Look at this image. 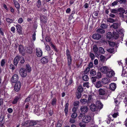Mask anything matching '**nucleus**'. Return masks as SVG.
<instances>
[{
    "instance_id": "obj_1",
    "label": "nucleus",
    "mask_w": 127,
    "mask_h": 127,
    "mask_svg": "<svg viewBox=\"0 0 127 127\" xmlns=\"http://www.w3.org/2000/svg\"><path fill=\"white\" fill-rule=\"evenodd\" d=\"M20 61L21 64H23L25 62L24 58L22 56H17L15 58L14 61V64L15 65H17Z\"/></svg>"
},
{
    "instance_id": "obj_2",
    "label": "nucleus",
    "mask_w": 127,
    "mask_h": 127,
    "mask_svg": "<svg viewBox=\"0 0 127 127\" xmlns=\"http://www.w3.org/2000/svg\"><path fill=\"white\" fill-rule=\"evenodd\" d=\"M66 56L67 57L68 65V66H70L71 64L72 59L70 52L68 49L66 50Z\"/></svg>"
},
{
    "instance_id": "obj_3",
    "label": "nucleus",
    "mask_w": 127,
    "mask_h": 127,
    "mask_svg": "<svg viewBox=\"0 0 127 127\" xmlns=\"http://www.w3.org/2000/svg\"><path fill=\"white\" fill-rule=\"evenodd\" d=\"M91 119V118L89 115L84 116L82 118V121L85 123H88L89 122Z\"/></svg>"
},
{
    "instance_id": "obj_4",
    "label": "nucleus",
    "mask_w": 127,
    "mask_h": 127,
    "mask_svg": "<svg viewBox=\"0 0 127 127\" xmlns=\"http://www.w3.org/2000/svg\"><path fill=\"white\" fill-rule=\"evenodd\" d=\"M106 74L107 77L108 78H111L114 76L115 73L114 71L109 69L106 73Z\"/></svg>"
},
{
    "instance_id": "obj_5",
    "label": "nucleus",
    "mask_w": 127,
    "mask_h": 127,
    "mask_svg": "<svg viewBox=\"0 0 127 127\" xmlns=\"http://www.w3.org/2000/svg\"><path fill=\"white\" fill-rule=\"evenodd\" d=\"M20 73L21 76L23 77H25L27 75V70L25 68H21L20 70Z\"/></svg>"
},
{
    "instance_id": "obj_6",
    "label": "nucleus",
    "mask_w": 127,
    "mask_h": 127,
    "mask_svg": "<svg viewBox=\"0 0 127 127\" xmlns=\"http://www.w3.org/2000/svg\"><path fill=\"white\" fill-rule=\"evenodd\" d=\"M21 95L19 94L18 96H16L12 102V103L13 104H15L17 103L18 102L19 100H20L21 98Z\"/></svg>"
},
{
    "instance_id": "obj_7",
    "label": "nucleus",
    "mask_w": 127,
    "mask_h": 127,
    "mask_svg": "<svg viewBox=\"0 0 127 127\" xmlns=\"http://www.w3.org/2000/svg\"><path fill=\"white\" fill-rule=\"evenodd\" d=\"M18 79V75L17 74H15L12 76L11 81L12 83H16L17 82Z\"/></svg>"
},
{
    "instance_id": "obj_8",
    "label": "nucleus",
    "mask_w": 127,
    "mask_h": 127,
    "mask_svg": "<svg viewBox=\"0 0 127 127\" xmlns=\"http://www.w3.org/2000/svg\"><path fill=\"white\" fill-rule=\"evenodd\" d=\"M15 85L14 86V89L16 92H18L20 90L21 87V83L20 81H18L16 83Z\"/></svg>"
},
{
    "instance_id": "obj_9",
    "label": "nucleus",
    "mask_w": 127,
    "mask_h": 127,
    "mask_svg": "<svg viewBox=\"0 0 127 127\" xmlns=\"http://www.w3.org/2000/svg\"><path fill=\"white\" fill-rule=\"evenodd\" d=\"M81 112L83 113H87L88 110V108L86 106H82L80 108Z\"/></svg>"
},
{
    "instance_id": "obj_10",
    "label": "nucleus",
    "mask_w": 127,
    "mask_h": 127,
    "mask_svg": "<svg viewBox=\"0 0 127 127\" xmlns=\"http://www.w3.org/2000/svg\"><path fill=\"white\" fill-rule=\"evenodd\" d=\"M101 72L104 73H106L107 71L109 69L108 67L106 66H103L100 69Z\"/></svg>"
},
{
    "instance_id": "obj_11",
    "label": "nucleus",
    "mask_w": 127,
    "mask_h": 127,
    "mask_svg": "<svg viewBox=\"0 0 127 127\" xmlns=\"http://www.w3.org/2000/svg\"><path fill=\"white\" fill-rule=\"evenodd\" d=\"M99 94L100 95H104L106 93V90L104 89L100 88L98 91Z\"/></svg>"
},
{
    "instance_id": "obj_12",
    "label": "nucleus",
    "mask_w": 127,
    "mask_h": 127,
    "mask_svg": "<svg viewBox=\"0 0 127 127\" xmlns=\"http://www.w3.org/2000/svg\"><path fill=\"white\" fill-rule=\"evenodd\" d=\"M40 20L41 23H46L47 22V17L44 15H41L40 16Z\"/></svg>"
},
{
    "instance_id": "obj_13",
    "label": "nucleus",
    "mask_w": 127,
    "mask_h": 127,
    "mask_svg": "<svg viewBox=\"0 0 127 127\" xmlns=\"http://www.w3.org/2000/svg\"><path fill=\"white\" fill-rule=\"evenodd\" d=\"M101 35L98 33L94 34L92 36V37L93 38L96 40H98L100 39L101 38Z\"/></svg>"
},
{
    "instance_id": "obj_14",
    "label": "nucleus",
    "mask_w": 127,
    "mask_h": 127,
    "mask_svg": "<svg viewBox=\"0 0 127 127\" xmlns=\"http://www.w3.org/2000/svg\"><path fill=\"white\" fill-rule=\"evenodd\" d=\"M93 50L94 52L96 55H97L98 56L100 55V54L98 51V48L96 45H94L93 46Z\"/></svg>"
},
{
    "instance_id": "obj_15",
    "label": "nucleus",
    "mask_w": 127,
    "mask_h": 127,
    "mask_svg": "<svg viewBox=\"0 0 127 127\" xmlns=\"http://www.w3.org/2000/svg\"><path fill=\"white\" fill-rule=\"evenodd\" d=\"M90 108L91 110L93 111L97 110L98 109L97 107L94 104H91L90 106Z\"/></svg>"
},
{
    "instance_id": "obj_16",
    "label": "nucleus",
    "mask_w": 127,
    "mask_h": 127,
    "mask_svg": "<svg viewBox=\"0 0 127 127\" xmlns=\"http://www.w3.org/2000/svg\"><path fill=\"white\" fill-rule=\"evenodd\" d=\"M36 54L38 57H40L42 55V52L40 49H37L36 50Z\"/></svg>"
},
{
    "instance_id": "obj_17",
    "label": "nucleus",
    "mask_w": 127,
    "mask_h": 127,
    "mask_svg": "<svg viewBox=\"0 0 127 127\" xmlns=\"http://www.w3.org/2000/svg\"><path fill=\"white\" fill-rule=\"evenodd\" d=\"M41 63L44 64L47 63L48 61V59L47 56H45L42 58L40 60Z\"/></svg>"
},
{
    "instance_id": "obj_18",
    "label": "nucleus",
    "mask_w": 127,
    "mask_h": 127,
    "mask_svg": "<svg viewBox=\"0 0 127 127\" xmlns=\"http://www.w3.org/2000/svg\"><path fill=\"white\" fill-rule=\"evenodd\" d=\"M96 104L97 105V107L100 109H102L103 107V105L102 104L100 101L98 100L96 102Z\"/></svg>"
},
{
    "instance_id": "obj_19",
    "label": "nucleus",
    "mask_w": 127,
    "mask_h": 127,
    "mask_svg": "<svg viewBox=\"0 0 127 127\" xmlns=\"http://www.w3.org/2000/svg\"><path fill=\"white\" fill-rule=\"evenodd\" d=\"M96 88H97L101 87L102 86L101 82L100 81H98L94 83Z\"/></svg>"
},
{
    "instance_id": "obj_20",
    "label": "nucleus",
    "mask_w": 127,
    "mask_h": 127,
    "mask_svg": "<svg viewBox=\"0 0 127 127\" xmlns=\"http://www.w3.org/2000/svg\"><path fill=\"white\" fill-rule=\"evenodd\" d=\"M17 32L21 34L22 32V28L21 26L19 24H17L16 26Z\"/></svg>"
},
{
    "instance_id": "obj_21",
    "label": "nucleus",
    "mask_w": 127,
    "mask_h": 127,
    "mask_svg": "<svg viewBox=\"0 0 127 127\" xmlns=\"http://www.w3.org/2000/svg\"><path fill=\"white\" fill-rule=\"evenodd\" d=\"M26 52L29 54H31L32 52V48L30 46L26 47L25 48Z\"/></svg>"
},
{
    "instance_id": "obj_22",
    "label": "nucleus",
    "mask_w": 127,
    "mask_h": 127,
    "mask_svg": "<svg viewBox=\"0 0 127 127\" xmlns=\"http://www.w3.org/2000/svg\"><path fill=\"white\" fill-rule=\"evenodd\" d=\"M116 88V84L112 83L110 85L109 89L112 91H114Z\"/></svg>"
},
{
    "instance_id": "obj_23",
    "label": "nucleus",
    "mask_w": 127,
    "mask_h": 127,
    "mask_svg": "<svg viewBox=\"0 0 127 127\" xmlns=\"http://www.w3.org/2000/svg\"><path fill=\"white\" fill-rule=\"evenodd\" d=\"M39 122L38 121L32 120L30 121V126H32L34 125L38 124V123Z\"/></svg>"
},
{
    "instance_id": "obj_24",
    "label": "nucleus",
    "mask_w": 127,
    "mask_h": 127,
    "mask_svg": "<svg viewBox=\"0 0 127 127\" xmlns=\"http://www.w3.org/2000/svg\"><path fill=\"white\" fill-rule=\"evenodd\" d=\"M109 80L107 78H104L102 79L101 82L104 84H106L109 82Z\"/></svg>"
},
{
    "instance_id": "obj_25",
    "label": "nucleus",
    "mask_w": 127,
    "mask_h": 127,
    "mask_svg": "<svg viewBox=\"0 0 127 127\" xmlns=\"http://www.w3.org/2000/svg\"><path fill=\"white\" fill-rule=\"evenodd\" d=\"M13 1L16 8L17 9H19L20 6L18 1L16 0H13Z\"/></svg>"
},
{
    "instance_id": "obj_26",
    "label": "nucleus",
    "mask_w": 127,
    "mask_h": 127,
    "mask_svg": "<svg viewBox=\"0 0 127 127\" xmlns=\"http://www.w3.org/2000/svg\"><path fill=\"white\" fill-rule=\"evenodd\" d=\"M19 52L23 54L24 51V49L23 46L22 45H19Z\"/></svg>"
},
{
    "instance_id": "obj_27",
    "label": "nucleus",
    "mask_w": 127,
    "mask_h": 127,
    "mask_svg": "<svg viewBox=\"0 0 127 127\" xmlns=\"http://www.w3.org/2000/svg\"><path fill=\"white\" fill-rule=\"evenodd\" d=\"M119 17L123 21H125V19L126 15H125V13H119Z\"/></svg>"
},
{
    "instance_id": "obj_28",
    "label": "nucleus",
    "mask_w": 127,
    "mask_h": 127,
    "mask_svg": "<svg viewBox=\"0 0 127 127\" xmlns=\"http://www.w3.org/2000/svg\"><path fill=\"white\" fill-rule=\"evenodd\" d=\"M119 24L117 23H114L111 26V27L114 29H116L118 27Z\"/></svg>"
},
{
    "instance_id": "obj_29",
    "label": "nucleus",
    "mask_w": 127,
    "mask_h": 127,
    "mask_svg": "<svg viewBox=\"0 0 127 127\" xmlns=\"http://www.w3.org/2000/svg\"><path fill=\"white\" fill-rule=\"evenodd\" d=\"M96 32L101 34H103L105 32V31L102 29L100 28L96 30Z\"/></svg>"
},
{
    "instance_id": "obj_30",
    "label": "nucleus",
    "mask_w": 127,
    "mask_h": 127,
    "mask_svg": "<svg viewBox=\"0 0 127 127\" xmlns=\"http://www.w3.org/2000/svg\"><path fill=\"white\" fill-rule=\"evenodd\" d=\"M65 82V84L66 86H68L69 85H70L72 83L73 81L72 78H70L68 82L67 80H66Z\"/></svg>"
},
{
    "instance_id": "obj_31",
    "label": "nucleus",
    "mask_w": 127,
    "mask_h": 127,
    "mask_svg": "<svg viewBox=\"0 0 127 127\" xmlns=\"http://www.w3.org/2000/svg\"><path fill=\"white\" fill-rule=\"evenodd\" d=\"M83 80L85 81H88L89 80V78L88 75L84 74L82 77Z\"/></svg>"
},
{
    "instance_id": "obj_32",
    "label": "nucleus",
    "mask_w": 127,
    "mask_h": 127,
    "mask_svg": "<svg viewBox=\"0 0 127 127\" xmlns=\"http://www.w3.org/2000/svg\"><path fill=\"white\" fill-rule=\"evenodd\" d=\"M118 12H120V13H125V14H126V13L125 12V10L122 8L120 7L118 8Z\"/></svg>"
},
{
    "instance_id": "obj_33",
    "label": "nucleus",
    "mask_w": 127,
    "mask_h": 127,
    "mask_svg": "<svg viewBox=\"0 0 127 127\" xmlns=\"http://www.w3.org/2000/svg\"><path fill=\"white\" fill-rule=\"evenodd\" d=\"M114 101L115 103L116 104V105L117 106V108H118L119 107L118 105L120 103V101L119 100V99L118 98H117L115 99H114Z\"/></svg>"
},
{
    "instance_id": "obj_34",
    "label": "nucleus",
    "mask_w": 127,
    "mask_h": 127,
    "mask_svg": "<svg viewBox=\"0 0 127 127\" xmlns=\"http://www.w3.org/2000/svg\"><path fill=\"white\" fill-rule=\"evenodd\" d=\"M119 34L115 32H113L112 36L115 39H116L119 37Z\"/></svg>"
},
{
    "instance_id": "obj_35",
    "label": "nucleus",
    "mask_w": 127,
    "mask_h": 127,
    "mask_svg": "<svg viewBox=\"0 0 127 127\" xmlns=\"http://www.w3.org/2000/svg\"><path fill=\"white\" fill-rule=\"evenodd\" d=\"M57 101V100L56 98H53L51 104L53 106L56 105Z\"/></svg>"
},
{
    "instance_id": "obj_36",
    "label": "nucleus",
    "mask_w": 127,
    "mask_h": 127,
    "mask_svg": "<svg viewBox=\"0 0 127 127\" xmlns=\"http://www.w3.org/2000/svg\"><path fill=\"white\" fill-rule=\"evenodd\" d=\"M107 38L109 39H110L112 37V33L111 32H108L107 34Z\"/></svg>"
},
{
    "instance_id": "obj_37",
    "label": "nucleus",
    "mask_w": 127,
    "mask_h": 127,
    "mask_svg": "<svg viewBox=\"0 0 127 127\" xmlns=\"http://www.w3.org/2000/svg\"><path fill=\"white\" fill-rule=\"evenodd\" d=\"M90 74L92 76H94L96 74V72L95 70L92 69L91 70Z\"/></svg>"
},
{
    "instance_id": "obj_38",
    "label": "nucleus",
    "mask_w": 127,
    "mask_h": 127,
    "mask_svg": "<svg viewBox=\"0 0 127 127\" xmlns=\"http://www.w3.org/2000/svg\"><path fill=\"white\" fill-rule=\"evenodd\" d=\"M26 69L29 72H30L31 70V67L29 64H27L26 65Z\"/></svg>"
},
{
    "instance_id": "obj_39",
    "label": "nucleus",
    "mask_w": 127,
    "mask_h": 127,
    "mask_svg": "<svg viewBox=\"0 0 127 127\" xmlns=\"http://www.w3.org/2000/svg\"><path fill=\"white\" fill-rule=\"evenodd\" d=\"M50 43L51 44V46L52 47L53 49L56 52H57L58 51V50L56 48V46L54 45L51 42H50Z\"/></svg>"
},
{
    "instance_id": "obj_40",
    "label": "nucleus",
    "mask_w": 127,
    "mask_h": 127,
    "mask_svg": "<svg viewBox=\"0 0 127 127\" xmlns=\"http://www.w3.org/2000/svg\"><path fill=\"white\" fill-rule=\"evenodd\" d=\"M77 90L78 92L82 93L83 91V88L81 86H79L78 87Z\"/></svg>"
},
{
    "instance_id": "obj_41",
    "label": "nucleus",
    "mask_w": 127,
    "mask_h": 127,
    "mask_svg": "<svg viewBox=\"0 0 127 127\" xmlns=\"http://www.w3.org/2000/svg\"><path fill=\"white\" fill-rule=\"evenodd\" d=\"M76 121L75 119L71 118L70 119L69 122L71 124H74L75 122Z\"/></svg>"
},
{
    "instance_id": "obj_42",
    "label": "nucleus",
    "mask_w": 127,
    "mask_h": 127,
    "mask_svg": "<svg viewBox=\"0 0 127 127\" xmlns=\"http://www.w3.org/2000/svg\"><path fill=\"white\" fill-rule=\"evenodd\" d=\"M32 96L31 95H30L24 101L25 102H29Z\"/></svg>"
},
{
    "instance_id": "obj_43",
    "label": "nucleus",
    "mask_w": 127,
    "mask_h": 127,
    "mask_svg": "<svg viewBox=\"0 0 127 127\" xmlns=\"http://www.w3.org/2000/svg\"><path fill=\"white\" fill-rule=\"evenodd\" d=\"M99 53L101 54H104L105 53V51L103 48L102 47H100L99 49Z\"/></svg>"
},
{
    "instance_id": "obj_44",
    "label": "nucleus",
    "mask_w": 127,
    "mask_h": 127,
    "mask_svg": "<svg viewBox=\"0 0 127 127\" xmlns=\"http://www.w3.org/2000/svg\"><path fill=\"white\" fill-rule=\"evenodd\" d=\"M107 22L113 23L115 22V20L114 19L111 18H109L107 19Z\"/></svg>"
},
{
    "instance_id": "obj_45",
    "label": "nucleus",
    "mask_w": 127,
    "mask_h": 127,
    "mask_svg": "<svg viewBox=\"0 0 127 127\" xmlns=\"http://www.w3.org/2000/svg\"><path fill=\"white\" fill-rule=\"evenodd\" d=\"M41 5V0H37V7L39 8Z\"/></svg>"
},
{
    "instance_id": "obj_46",
    "label": "nucleus",
    "mask_w": 127,
    "mask_h": 127,
    "mask_svg": "<svg viewBox=\"0 0 127 127\" xmlns=\"http://www.w3.org/2000/svg\"><path fill=\"white\" fill-rule=\"evenodd\" d=\"M124 102L126 104L125 105V108L127 109V110L126 111V112L127 113V97H126L124 100Z\"/></svg>"
},
{
    "instance_id": "obj_47",
    "label": "nucleus",
    "mask_w": 127,
    "mask_h": 127,
    "mask_svg": "<svg viewBox=\"0 0 127 127\" xmlns=\"http://www.w3.org/2000/svg\"><path fill=\"white\" fill-rule=\"evenodd\" d=\"M100 60L102 62H104L105 60V57L102 55L100 56Z\"/></svg>"
},
{
    "instance_id": "obj_48",
    "label": "nucleus",
    "mask_w": 127,
    "mask_h": 127,
    "mask_svg": "<svg viewBox=\"0 0 127 127\" xmlns=\"http://www.w3.org/2000/svg\"><path fill=\"white\" fill-rule=\"evenodd\" d=\"M89 56L92 60H93L95 58V56L94 55L90 52Z\"/></svg>"
},
{
    "instance_id": "obj_49",
    "label": "nucleus",
    "mask_w": 127,
    "mask_h": 127,
    "mask_svg": "<svg viewBox=\"0 0 127 127\" xmlns=\"http://www.w3.org/2000/svg\"><path fill=\"white\" fill-rule=\"evenodd\" d=\"M97 79V77H92L91 79L92 82L93 84L95 83L96 81V79Z\"/></svg>"
},
{
    "instance_id": "obj_50",
    "label": "nucleus",
    "mask_w": 127,
    "mask_h": 127,
    "mask_svg": "<svg viewBox=\"0 0 127 127\" xmlns=\"http://www.w3.org/2000/svg\"><path fill=\"white\" fill-rule=\"evenodd\" d=\"M5 62V60L4 59H2L1 62V65L2 67H3L4 66Z\"/></svg>"
},
{
    "instance_id": "obj_51",
    "label": "nucleus",
    "mask_w": 127,
    "mask_h": 127,
    "mask_svg": "<svg viewBox=\"0 0 127 127\" xmlns=\"http://www.w3.org/2000/svg\"><path fill=\"white\" fill-rule=\"evenodd\" d=\"M120 4H125L127 2V0H117Z\"/></svg>"
},
{
    "instance_id": "obj_52",
    "label": "nucleus",
    "mask_w": 127,
    "mask_h": 127,
    "mask_svg": "<svg viewBox=\"0 0 127 127\" xmlns=\"http://www.w3.org/2000/svg\"><path fill=\"white\" fill-rule=\"evenodd\" d=\"M6 21L9 23H11L13 22L14 20L12 19H10L9 18H7L6 19Z\"/></svg>"
},
{
    "instance_id": "obj_53",
    "label": "nucleus",
    "mask_w": 127,
    "mask_h": 127,
    "mask_svg": "<svg viewBox=\"0 0 127 127\" xmlns=\"http://www.w3.org/2000/svg\"><path fill=\"white\" fill-rule=\"evenodd\" d=\"M77 116V114L75 112H74L72 114L71 117V118L76 119V118Z\"/></svg>"
},
{
    "instance_id": "obj_54",
    "label": "nucleus",
    "mask_w": 127,
    "mask_h": 127,
    "mask_svg": "<svg viewBox=\"0 0 127 127\" xmlns=\"http://www.w3.org/2000/svg\"><path fill=\"white\" fill-rule=\"evenodd\" d=\"M109 46L112 47H114L115 44V42L113 41H109Z\"/></svg>"
},
{
    "instance_id": "obj_55",
    "label": "nucleus",
    "mask_w": 127,
    "mask_h": 127,
    "mask_svg": "<svg viewBox=\"0 0 127 127\" xmlns=\"http://www.w3.org/2000/svg\"><path fill=\"white\" fill-rule=\"evenodd\" d=\"M118 2V1L117 0H116V1H114L111 4V5L112 6H114L117 5Z\"/></svg>"
},
{
    "instance_id": "obj_56",
    "label": "nucleus",
    "mask_w": 127,
    "mask_h": 127,
    "mask_svg": "<svg viewBox=\"0 0 127 127\" xmlns=\"http://www.w3.org/2000/svg\"><path fill=\"white\" fill-rule=\"evenodd\" d=\"M92 95H89L88 96V99L87 100L88 103H90L92 98Z\"/></svg>"
},
{
    "instance_id": "obj_57",
    "label": "nucleus",
    "mask_w": 127,
    "mask_h": 127,
    "mask_svg": "<svg viewBox=\"0 0 127 127\" xmlns=\"http://www.w3.org/2000/svg\"><path fill=\"white\" fill-rule=\"evenodd\" d=\"M107 51L108 52L110 53H112L114 52V50L113 48H110L109 49H107Z\"/></svg>"
},
{
    "instance_id": "obj_58",
    "label": "nucleus",
    "mask_w": 127,
    "mask_h": 127,
    "mask_svg": "<svg viewBox=\"0 0 127 127\" xmlns=\"http://www.w3.org/2000/svg\"><path fill=\"white\" fill-rule=\"evenodd\" d=\"M107 26L104 24H102L101 25L100 27L102 28L103 29H106L107 28Z\"/></svg>"
},
{
    "instance_id": "obj_59",
    "label": "nucleus",
    "mask_w": 127,
    "mask_h": 127,
    "mask_svg": "<svg viewBox=\"0 0 127 127\" xmlns=\"http://www.w3.org/2000/svg\"><path fill=\"white\" fill-rule=\"evenodd\" d=\"M80 102L83 104H85L87 102V100L85 99H81L80 101Z\"/></svg>"
},
{
    "instance_id": "obj_60",
    "label": "nucleus",
    "mask_w": 127,
    "mask_h": 127,
    "mask_svg": "<svg viewBox=\"0 0 127 127\" xmlns=\"http://www.w3.org/2000/svg\"><path fill=\"white\" fill-rule=\"evenodd\" d=\"M81 93L78 92L76 93L77 97L78 99L79 98L81 97Z\"/></svg>"
},
{
    "instance_id": "obj_61",
    "label": "nucleus",
    "mask_w": 127,
    "mask_h": 127,
    "mask_svg": "<svg viewBox=\"0 0 127 127\" xmlns=\"http://www.w3.org/2000/svg\"><path fill=\"white\" fill-rule=\"evenodd\" d=\"M89 83L88 82L85 83L83 84V86L85 87H86L88 88L90 86H89Z\"/></svg>"
},
{
    "instance_id": "obj_62",
    "label": "nucleus",
    "mask_w": 127,
    "mask_h": 127,
    "mask_svg": "<svg viewBox=\"0 0 127 127\" xmlns=\"http://www.w3.org/2000/svg\"><path fill=\"white\" fill-rule=\"evenodd\" d=\"M90 70V68L89 67H88L86 69L84 72L85 74H87L89 72Z\"/></svg>"
},
{
    "instance_id": "obj_63",
    "label": "nucleus",
    "mask_w": 127,
    "mask_h": 127,
    "mask_svg": "<svg viewBox=\"0 0 127 127\" xmlns=\"http://www.w3.org/2000/svg\"><path fill=\"white\" fill-rule=\"evenodd\" d=\"M79 102L78 101H75L74 102V106L78 107Z\"/></svg>"
},
{
    "instance_id": "obj_64",
    "label": "nucleus",
    "mask_w": 127,
    "mask_h": 127,
    "mask_svg": "<svg viewBox=\"0 0 127 127\" xmlns=\"http://www.w3.org/2000/svg\"><path fill=\"white\" fill-rule=\"evenodd\" d=\"M23 20L22 18L20 17L19 18L18 20V22L19 24H21L23 22Z\"/></svg>"
}]
</instances>
